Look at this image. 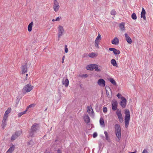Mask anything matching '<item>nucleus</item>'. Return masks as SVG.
Instances as JSON below:
<instances>
[{"label": "nucleus", "mask_w": 153, "mask_h": 153, "mask_svg": "<svg viewBox=\"0 0 153 153\" xmlns=\"http://www.w3.org/2000/svg\"><path fill=\"white\" fill-rule=\"evenodd\" d=\"M125 114L126 115L125 117V127L127 128L129 123L130 118V111L127 109L125 110Z\"/></svg>", "instance_id": "1"}, {"label": "nucleus", "mask_w": 153, "mask_h": 153, "mask_svg": "<svg viewBox=\"0 0 153 153\" xmlns=\"http://www.w3.org/2000/svg\"><path fill=\"white\" fill-rule=\"evenodd\" d=\"M115 132L116 134V136L118 138L117 139V141H119L121 137V128L120 126L118 124H116L115 126Z\"/></svg>", "instance_id": "2"}, {"label": "nucleus", "mask_w": 153, "mask_h": 153, "mask_svg": "<svg viewBox=\"0 0 153 153\" xmlns=\"http://www.w3.org/2000/svg\"><path fill=\"white\" fill-rule=\"evenodd\" d=\"M38 128V125L36 123H35L31 126L30 130L29 132V134L30 136H33L34 133L36 132Z\"/></svg>", "instance_id": "3"}, {"label": "nucleus", "mask_w": 153, "mask_h": 153, "mask_svg": "<svg viewBox=\"0 0 153 153\" xmlns=\"http://www.w3.org/2000/svg\"><path fill=\"white\" fill-rule=\"evenodd\" d=\"M33 86L31 85L30 84H28L25 85L22 89V91L24 93L29 92L33 88Z\"/></svg>", "instance_id": "4"}, {"label": "nucleus", "mask_w": 153, "mask_h": 153, "mask_svg": "<svg viewBox=\"0 0 153 153\" xmlns=\"http://www.w3.org/2000/svg\"><path fill=\"white\" fill-rule=\"evenodd\" d=\"M60 8L59 3L57 0H53V8L55 12H57Z\"/></svg>", "instance_id": "5"}, {"label": "nucleus", "mask_w": 153, "mask_h": 153, "mask_svg": "<svg viewBox=\"0 0 153 153\" xmlns=\"http://www.w3.org/2000/svg\"><path fill=\"white\" fill-rule=\"evenodd\" d=\"M58 36L59 38H60L62 35L63 33L64 32V30L63 27L60 25H59L58 27Z\"/></svg>", "instance_id": "6"}, {"label": "nucleus", "mask_w": 153, "mask_h": 153, "mask_svg": "<svg viewBox=\"0 0 153 153\" xmlns=\"http://www.w3.org/2000/svg\"><path fill=\"white\" fill-rule=\"evenodd\" d=\"M121 100L120 102V105L123 108H125L126 105V99L123 97H121Z\"/></svg>", "instance_id": "7"}, {"label": "nucleus", "mask_w": 153, "mask_h": 153, "mask_svg": "<svg viewBox=\"0 0 153 153\" xmlns=\"http://www.w3.org/2000/svg\"><path fill=\"white\" fill-rule=\"evenodd\" d=\"M27 62H25V64L22 65L21 67L22 73V74L26 73L27 72Z\"/></svg>", "instance_id": "8"}, {"label": "nucleus", "mask_w": 153, "mask_h": 153, "mask_svg": "<svg viewBox=\"0 0 153 153\" xmlns=\"http://www.w3.org/2000/svg\"><path fill=\"white\" fill-rule=\"evenodd\" d=\"M117 102L116 100L113 101L112 102V108L114 111H115L117 109Z\"/></svg>", "instance_id": "9"}, {"label": "nucleus", "mask_w": 153, "mask_h": 153, "mask_svg": "<svg viewBox=\"0 0 153 153\" xmlns=\"http://www.w3.org/2000/svg\"><path fill=\"white\" fill-rule=\"evenodd\" d=\"M87 111L88 113L90 115L92 116H94V113L91 107L88 106L87 108Z\"/></svg>", "instance_id": "10"}, {"label": "nucleus", "mask_w": 153, "mask_h": 153, "mask_svg": "<svg viewBox=\"0 0 153 153\" xmlns=\"http://www.w3.org/2000/svg\"><path fill=\"white\" fill-rule=\"evenodd\" d=\"M98 84L100 86L104 87L105 86V81L102 79H99L97 82Z\"/></svg>", "instance_id": "11"}, {"label": "nucleus", "mask_w": 153, "mask_h": 153, "mask_svg": "<svg viewBox=\"0 0 153 153\" xmlns=\"http://www.w3.org/2000/svg\"><path fill=\"white\" fill-rule=\"evenodd\" d=\"M96 66H97V64H92L87 65L86 67V69L88 70H93L94 69Z\"/></svg>", "instance_id": "12"}, {"label": "nucleus", "mask_w": 153, "mask_h": 153, "mask_svg": "<svg viewBox=\"0 0 153 153\" xmlns=\"http://www.w3.org/2000/svg\"><path fill=\"white\" fill-rule=\"evenodd\" d=\"M125 39L127 42L129 44H131L132 43V40L131 38L126 33L125 34Z\"/></svg>", "instance_id": "13"}, {"label": "nucleus", "mask_w": 153, "mask_h": 153, "mask_svg": "<svg viewBox=\"0 0 153 153\" xmlns=\"http://www.w3.org/2000/svg\"><path fill=\"white\" fill-rule=\"evenodd\" d=\"M109 50L110 51H113V53L115 55H118L120 53V52L119 50H117L114 48H109Z\"/></svg>", "instance_id": "14"}, {"label": "nucleus", "mask_w": 153, "mask_h": 153, "mask_svg": "<svg viewBox=\"0 0 153 153\" xmlns=\"http://www.w3.org/2000/svg\"><path fill=\"white\" fill-rule=\"evenodd\" d=\"M62 84L67 87L69 84V80L68 79L63 78L62 81Z\"/></svg>", "instance_id": "15"}, {"label": "nucleus", "mask_w": 153, "mask_h": 153, "mask_svg": "<svg viewBox=\"0 0 153 153\" xmlns=\"http://www.w3.org/2000/svg\"><path fill=\"white\" fill-rule=\"evenodd\" d=\"M7 118L4 117H3V119L2 121L1 127L2 128L4 129V128L6 126L7 123L6 120Z\"/></svg>", "instance_id": "16"}, {"label": "nucleus", "mask_w": 153, "mask_h": 153, "mask_svg": "<svg viewBox=\"0 0 153 153\" xmlns=\"http://www.w3.org/2000/svg\"><path fill=\"white\" fill-rule=\"evenodd\" d=\"M146 11L144 8L143 7L141 13V18H143L144 20H146Z\"/></svg>", "instance_id": "17"}, {"label": "nucleus", "mask_w": 153, "mask_h": 153, "mask_svg": "<svg viewBox=\"0 0 153 153\" xmlns=\"http://www.w3.org/2000/svg\"><path fill=\"white\" fill-rule=\"evenodd\" d=\"M111 43L114 45H118L119 43V39L117 37H115L111 41Z\"/></svg>", "instance_id": "18"}, {"label": "nucleus", "mask_w": 153, "mask_h": 153, "mask_svg": "<svg viewBox=\"0 0 153 153\" xmlns=\"http://www.w3.org/2000/svg\"><path fill=\"white\" fill-rule=\"evenodd\" d=\"M11 111V109L10 108H8L4 113V117L7 118L8 117V114Z\"/></svg>", "instance_id": "19"}, {"label": "nucleus", "mask_w": 153, "mask_h": 153, "mask_svg": "<svg viewBox=\"0 0 153 153\" xmlns=\"http://www.w3.org/2000/svg\"><path fill=\"white\" fill-rule=\"evenodd\" d=\"M119 27L121 31H124L125 30V24L124 22H122L119 25Z\"/></svg>", "instance_id": "20"}, {"label": "nucleus", "mask_w": 153, "mask_h": 153, "mask_svg": "<svg viewBox=\"0 0 153 153\" xmlns=\"http://www.w3.org/2000/svg\"><path fill=\"white\" fill-rule=\"evenodd\" d=\"M15 149V146L14 145H12L10 147L8 151L6 153H11Z\"/></svg>", "instance_id": "21"}, {"label": "nucleus", "mask_w": 153, "mask_h": 153, "mask_svg": "<svg viewBox=\"0 0 153 153\" xmlns=\"http://www.w3.org/2000/svg\"><path fill=\"white\" fill-rule=\"evenodd\" d=\"M84 119L85 122L87 123H88L90 122V118L88 115H85L84 117Z\"/></svg>", "instance_id": "22"}, {"label": "nucleus", "mask_w": 153, "mask_h": 153, "mask_svg": "<svg viewBox=\"0 0 153 153\" xmlns=\"http://www.w3.org/2000/svg\"><path fill=\"white\" fill-rule=\"evenodd\" d=\"M111 63L115 67H117L118 65L116 62V60L114 59H112L111 61Z\"/></svg>", "instance_id": "23"}, {"label": "nucleus", "mask_w": 153, "mask_h": 153, "mask_svg": "<svg viewBox=\"0 0 153 153\" xmlns=\"http://www.w3.org/2000/svg\"><path fill=\"white\" fill-rule=\"evenodd\" d=\"M117 115L119 119L120 122L122 123L123 122V117L121 114H119Z\"/></svg>", "instance_id": "24"}, {"label": "nucleus", "mask_w": 153, "mask_h": 153, "mask_svg": "<svg viewBox=\"0 0 153 153\" xmlns=\"http://www.w3.org/2000/svg\"><path fill=\"white\" fill-rule=\"evenodd\" d=\"M33 25V22H31L30 23L28 26V30L29 32H30L32 30V27Z\"/></svg>", "instance_id": "25"}, {"label": "nucleus", "mask_w": 153, "mask_h": 153, "mask_svg": "<svg viewBox=\"0 0 153 153\" xmlns=\"http://www.w3.org/2000/svg\"><path fill=\"white\" fill-rule=\"evenodd\" d=\"M100 123L101 125L105 126L104 121L103 119L102 118H100Z\"/></svg>", "instance_id": "26"}, {"label": "nucleus", "mask_w": 153, "mask_h": 153, "mask_svg": "<svg viewBox=\"0 0 153 153\" xmlns=\"http://www.w3.org/2000/svg\"><path fill=\"white\" fill-rule=\"evenodd\" d=\"M104 134L105 136V138L106 140L107 141H109V140H110V139L108 136V134L106 131H105L104 132Z\"/></svg>", "instance_id": "27"}, {"label": "nucleus", "mask_w": 153, "mask_h": 153, "mask_svg": "<svg viewBox=\"0 0 153 153\" xmlns=\"http://www.w3.org/2000/svg\"><path fill=\"white\" fill-rule=\"evenodd\" d=\"M27 109H26L25 111H24L22 112H21L19 113V114H18V117H20L22 115L26 114L27 112Z\"/></svg>", "instance_id": "28"}, {"label": "nucleus", "mask_w": 153, "mask_h": 153, "mask_svg": "<svg viewBox=\"0 0 153 153\" xmlns=\"http://www.w3.org/2000/svg\"><path fill=\"white\" fill-rule=\"evenodd\" d=\"M132 18L134 20H136L137 18V17L135 13H133L132 14L131 16Z\"/></svg>", "instance_id": "29"}, {"label": "nucleus", "mask_w": 153, "mask_h": 153, "mask_svg": "<svg viewBox=\"0 0 153 153\" xmlns=\"http://www.w3.org/2000/svg\"><path fill=\"white\" fill-rule=\"evenodd\" d=\"M110 82L114 85H116V83L113 78H111L110 79Z\"/></svg>", "instance_id": "30"}, {"label": "nucleus", "mask_w": 153, "mask_h": 153, "mask_svg": "<svg viewBox=\"0 0 153 153\" xmlns=\"http://www.w3.org/2000/svg\"><path fill=\"white\" fill-rule=\"evenodd\" d=\"M106 94L108 97L109 98H111L112 97V93L111 91L110 93L109 94V92L106 91Z\"/></svg>", "instance_id": "31"}, {"label": "nucleus", "mask_w": 153, "mask_h": 153, "mask_svg": "<svg viewBox=\"0 0 153 153\" xmlns=\"http://www.w3.org/2000/svg\"><path fill=\"white\" fill-rule=\"evenodd\" d=\"M96 56L95 53H91L89 54V56L91 58H93L95 57Z\"/></svg>", "instance_id": "32"}, {"label": "nucleus", "mask_w": 153, "mask_h": 153, "mask_svg": "<svg viewBox=\"0 0 153 153\" xmlns=\"http://www.w3.org/2000/svg\"><path fill=\"white\" fill-rule=\"evenodd\" d=\"M101 36L100 34L99 33L97 37L96 38L95 41H97V42H98V40H99V39L101 40Z\"/></svg>", "instance_id": "33"}, {"label": "nucleus", "mask_w": 153, "mask_h": 153, "mask_svg": "<svg viewBox=\"0 0 153 153\" xmlns=\"http://www.w3.org/2000/svg\"><path fill=\"white\" fill-rule=\"evenodd\" d=\"M95 71L97 72H100L101 71V70L99 68H98V65H97V66H96L94 69Z\"/></svg>", "instance_id": "34"}, {"label": "nucleus", "mask_w": 153, "mask_h": 153, "mask_svg": "<svg viewBox=\"0 0 153 153\" xmlns=\"http://www.w3.org/2000/svg\"><path fill=\"white\" fill-rule=\"evenodd\" d=\"M16 135H15V134H14L13 135L11 138V140H14L17 137L16 136Z\"/></svg>", "instance_id": "35"}, {"label": "nucleus", "mask_w": 153, "mask_h": 153, "mask_svg": "<svg viewBox=\"0 0 153 153\" xmlns=\"http://www.w3.org/2000/svg\"><path fill=\"white\" fill-rule=\"evenodd\" d=\"M21 134V132L20 131H16V132L15 134L16 135L17 137L20 135Z\"/></svg>", "instance_id": "36"}, {"label": "nucleus", "mask_w": 153, "mask_h": 153, "mask_svg": "<svg viewBox=\"0 0 153 153\" xmlns=\"http://www.w3.org/2000/svg\"><path fill=\"white\" fill-rule=\"evenodd\" d=\"M99 44V43L98 42H97V41H95V46L96 47L98 48H99L98 45Z\"/></svg>", "instance_id": "37"}, {"label": "nucleus", "mask_w": 153, "mask_h": 153, "mask_svg": "<svg viewBox=\"0 0 153 153\" xmlns=\"http://www.w3.org/2000/svg\"><path fill=\"white\" fill-rule=\"evenodd\" d=\"M111 13L112 15H115L116 14V12L114 10H112L111 11Z\"/></svg>", "instance_id": "38"}, {"label": "nucleus", "mask_w": 153, "mask_h": 153, "mask_svg": "<svg viewBox=\"0 0 153 153\" xmlns=\"http://www.w3.org/2000/svg\"><path fill=\"white\" fill-rule=\"evenodd\" d=\"M35 106V105L33 104H32L29 105L27 107L26 109H28L29 108H32L34 107Z\"/></svg>", "instance_id": "39"}, {"label": "nucleus", "mask_w": 153, "mask_h": 153, "mask_svg": "<svg viewBox=\"0 0 153 153\" xmlns=\"http://www.w3.org/2000/svg\"><path fill=\"white\" fill-rule=\"evenodd\" d=\"M33 143V141L31 140H30L28 143L27 145L30 146H32V144Z\"/></svg>", "instance_id": "40"}, {"label": "nucleus", "mask_w": 153, "mask_h": 153, "mask_svg": "<svg viewBox=\"0 0 153 153\" xmlns=\"http://www.w3.org/2000/svg\"><path fill=\"white\" fill-rule=\"evenodd\" d=\"M121 110L120 109H117L116 111V114H121Z\"/></svg>", "instance_id": "41"}, {"label": "nucleus", "mask_w": 153, "mask_h": 153, "mask_svg": "<svg viewBox=\"0 0 153 153\" xmlns=\"http://www.w3.org/2000/svg\"><path fill=\"white\" fill-rule=\"evenodd\" d=\"M65 51L66 53H67L68 52V49L67 48V45H65Z\"/></svg>", "instance_id": "42"}, {"label": "nucleus", "mask_w": 153, "mask_h": 153, "mask_svg": "<svg viewBox=\"0 0 153 153\" xmlns=\"http://www.w3.org/2000/svg\"><path fill=\"white\" fill-rule=\"evenodd\" d=\"M107 109L106 107H104L103 109V111L104 113H106L107 111Z\"/></svg>", "instance_id": "43"}, {"label": "nucleus", "mask_w": 153, "mask_h": 153, "mask_svg": "<svg viewBox=\"0 0 153 153\" xmlns=\"http://www.w3.org/2000/svg\"><path fill=\"white\" fill-rule=\"evenodd\" d=\"M88 76V75L87 74H82L81 76V77H85L86 78Z\"/></svg>", "instance_id": "44"}, {"label": "nucleus", "mask_w": 153, "mask_h": 153, "mask_svg": "<svg viewBox=\"0 0 153 153\" xmlns=\"http://www.w3.org/2000/svg\"><path fill=\"white\" fill-rule=\"evenodd\" d=\"M97 133L96 132H94L93 135L94 138H95L97 136Z\"/></svg>", "instance_id": "45"}, {"label": "nucleus", "mask_w": 153, "mask_h": 153, "mask_svg": "<svg viewBox=\"0 0 153 153\" xmlns=\"http://www.w3.org/2000/svg\"><path fill=\"white\" fill-rule=\"evenodd\" d=\"M142 153H149V152L146 149H145L143 150Z\"/></svg>", "instance_id": "46"}, {"label": "nucleus", "mask_w": 153, "mask_h": 153, "mask_svg": "<svg viewBox=\"0 0 153 153\" xmlns=\"http://www.w3.org/2000/svg\"><path fill=\"white\" fill-rule=\"evenodd\" d=\"M65 58V56H64L62 57V63H64V59Z\"/></svg>", "instance_id": "47"}, {"label": "nucleus", "mask_w": 153, "mask_h": 153, "mask_svg": "<svg viewBox=\"0 0 153 153\" xmlns=\"http://www.w3.org/2000/svg\"><path fill=\"white\" fill-rule=\"evenodd\" d=\"M121 95L120 94L118 93L117 94V97H118V98H120Z\"/></svg>", "instance_id": "48"}, {"label": "nucleus", "mask_w": 153, "mask_h": 153, "mask_svg": "<svg viewBox=\"0 0 153 153\" xmlns=\"http://www.w3.org/2000/svg\"><path fill=\"white\" fill-rule=\"evenodd\" d=\"M57 152L58 153H62L61 151L59 149H58V150L57 151Z\"/></svg>", "instance_id": "49"}, {"label": "nucleus", "mask_w": 153, "mask_h": 153, "mask_svg": "<svg viewBox=\"0 0 153 153\" xmlns=\"http://www.w3.org/2000/svg\"><path fill=\"white\" fill-rule=\"evenodd\" d=\"M60 18L59 17H58L55 20V21H59L60 20Z\"/></svg>", "instance_id": "50"}, {"label": "nucleus", "mask_w": 153, "mask_h": 153, "mask_svg": "<svg viewBox=\"0 0 153 153\" xmlns=\"http://www.w3.org/2000/svg\"><path fill=\"white\" fill-rule=\"evenodd\" d=\"M28 76V74H26L25 79V80H27V77Z\"/></svg>", "instance_id": "51"}, {"label": "nucleus", "mask_w": 153, "mask_h": 153, "mask_svg": "<svg viewBox=\"0 0 153 153\" xmlns=\"http://www.w3.org/2000/svg\"><path fill=\"white\" fill-rule=\"evenodd\" d=\"M28 65L30 67L31 65V64L30 63H29L28 64Z\"/></svg>", "instance_id": "52"}, {"label": "nucleus", "mask_w": 153, "mask_h": 153, "mask_svg": "<svg viewBox=\"0 0 153 153\" xmlns=\"http://www.w3.org/2000/svg\"><path fill=\"white\" fill-rule=\"evenodd\" d=\"M136 151L134 152H130L129 153H136Z\"/></svg>", "instance_id": "53"}, {"label": "nucleus", "mask_w": 153, "mask_h": 153, "mask_svg": "<svg viewBox=\"0 0 153 153\" xmlns=\"http://www.w3.org/2000/svg\"><path fill=\"white\" fill-rule=\"evenodd\" d=\"M52 21L53 22H54V21H55V20L54 19H52Z\"/></svg>", "instance_id": "54"}, {"label": "nucleus", "mask_w": 153, "mask_h": 153, "mask_svg": "<svg viewBox=\"0 0 153 153\" xmlns=\"http://www.w3.org/2000/svg\"><path fill=\"white\" fill-rule=\"evenodd\" d=\"M47 108H46L45 109V111H46L47 110Z\"/></svg>", "instance_id": "55"}, {"label": "nucleus", "mask_w": 153, "mask_h": 153, "mask_svg": "<svg viewBox=\"0 0 153 153\" xmlns=\"http://www.w3.org/2000/svg\"><path fill=\"white\" fill-rule=\"evenodd\" d=\"M147 72H148V73H149V71H148Z\"/></svg>", "instance_id": "56"}, {"label": "nucleus", "mask_w": 153, "mask_h": 153, "mask_svg": "<svg viewBox=\"0 0 153 153\" xmlns=\"http://www.w3.org/2000/svg\"><path fill=\"white\" fill-rule=\"evenodd\" d=\"M68 153V152H67V153Z\"/></svg>", "instance_id": "57"}]
</instances>
